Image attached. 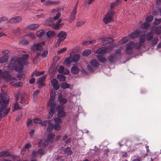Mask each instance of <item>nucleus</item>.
I'll use <instances>...</instances> for the list:
<instances>
[{
  "label": "nucleus",
  "mask_w": 161,
  "mask_h": 161,
  "mask_svg": "<svg viewBox=\"0 0 161 161\" xmlns=\"http://www.w3.org/2000/svg\"><path fill=\"white\" fill-rule=\"evenodd\" d=\"M30 125H32V120L30 119H28L27 122H26V125L28 127H29Z\"/></svg>",
  "instance_id": "obj_49"
},
{
  "label": "nucleus",
  "mask_w": 161,
  "mask_h": 161,
  "mask_svg": "<svg viewBox=\"0 0 161 161\" xmlns=\"http://www.w3.org/2000/svg\"><path fill=\"white\" fill-rule=\"evenodd\" d=\"M14 109L15 110H19L21 109V108L19 106V103L16 102L14 105Z\"/></svg>",
  "instance_id": "obj_53"
},
{
  "label": "nucleus",
  "mask_w": 161,
  "mask_h": 161,
  "mask_svg": "<svg viewBox=\"0 0 161 161\" xmlns=\"http://www.w3.org/2000/svg\"><path fill=\"white\" fill-rule=\"evenodd\" d=\"M85 22V21H80L78 22H77L76 24V26L77 27H79L81 26V25H83L84 23Z\"/></svg>",
  "instance_id": "obj_61"
},
{
  "label": "nucleus",
  "mask_w": 161,
  "mask_h": 161,
  "mask_svg": "<svg viewBox=\"0 0 161 161\" xmlns=\"http://www.w3.org/2000/svg\"><path fill=\"white\" fill-rule=\"evenodd\" d=\"M62 25V24H58V23H53L51 24V26L54 28L56 30H58L60 25Z\"/></svg>",
  "instance_id": "obj_32"
},
{
  "label": "nucleus",
  "mask_w": 161,
  "mask_h": 161,
  "mask_svg": "<svg viewBox=\"0 0 161 161\" xmlns=\"http://www.w3.org/2000/svg\"><path fill=\"white\" fill-rule=\"evenodd\" d=\"M50 132L48 134L47 139L49 141V142L52 143L53 142V140L55 134L53 132Z\"/></svg>",
  "instance_id": "obj_13"
},
{
  "label": "nucleus",
  "mask_w": 161,
  "mask_h": 161,
  "mask_svg": "<svg viewBox=\"0 0 161 161\" xmlns=\"http://www.w3.org/2000/svg\"><path fill=\"white\" fill-rule=\"evenodd\" d=\"M128 38L127 37L123 38L121 40H120L118 43L120 44H123L126 43L128 41Z\"/></svg>",
  "instance_id": "obj_33"
},
{
  "label": "nucleus",
  "mask_w": 161,
  "mask_h": 161,
  "mask_svg": "<svg viewBox=\"0 0 161 161\" xmlns=\"http://www.w3.org/2000/svg\"><path fill=\"white\" fill-rule=\"evenodd\" d=\"M122 157L123 158H127L128 157V154L126 152H122L120 153Z\"/></svg>",
  "instance_id": "obj_58"
},
{
  "label": "nucleus",
  "mask_w": 161,
  "mask_h": 161,
  "mask_svg": "<svg viewBox=\"0 0 161 161\" xmlns=\"http://www.w3.org/2000/svg\"><path fill=\"white\" fill-rule=\"evenodd\" d=\"M116 57V54L114 53V55H110L108 57V60L109 62L113 63L115 61V58Z\"/></svg>",
  "instance_id": "obj_31"
},
{
  "label": "nucleus",
  "mask_w": 161,
  "mask_h": 161,
  "mask_svg": "<svg viewBox=\"0 0 161 161\" xmlns=\"http://www.w3.org/2000/svg\"><path fill=\"white\" fill-rule=\"evenodd\" d=\"M76 9H73L72 12L70 15V17L71 19H73L75 18V15L76 14Z\"/></svg>",
  "instance_id": "obj_37"
},
{
  "label": "nucleus",
  "mask_w": 161,
  "mask_h": 161,
  "mask_svg": "<svg viewBox=\"0 0 161 161\" xmlns=\"http://www.w3.org/2000/svg\"><path fill=\"white\" fill-rule=\"evenodd\" d=\"M80 58V56L79 54L75 53L73 55L72 60V61L76 63L79 60Z\"/></svg>",
  "instance_id": "obj_20"
},
{
  "label": "nucleus",
  "mask_w": 161,
  "mask_h": 161,
  "mask_svg": "<svg viewBox=\"0 0 161 161\" xmlns=\"http://www.w3.org/2000/svg\"><path fill=\"white\" fill-rule=\"evenodd\" d=\"M45 33V31L44 30H42L39 31H37L36 33V36L38 37H41Z\"/></svg>",
  "instance_id": "obj_35"
},
{
  "label": "nucleus",
  "mask_w": 161,
  "mask_h": 161,
  "mask_svg": "<svg viewBox=\"0 0 161 161\" xmlns=\"http://www.w3.org/2000/svg\"><path fill=\"white\" fill-rule=\"evenodd\" d=\"M39 26V25L38 24H32L29 25L27 27V29L31 30H34L37 28Z\"/></svg>",
  "instance_id": "obj_11"
},
{
  "label": "nucleus",
  "mask_w": 161,
  "mask_h": 161,
  "mask_svg": "<svg viewBox=\"0 0 161 161\" xmlns=\"http://www.w3.org/2000/svg\"><path fill=\"white\" fill-rule=\"evenodd\" d=\"M47 75H44L42 76L39 78H38L37 82H43L44 80L46 78Z\"/></svg>",
  "instance_id": "obj_34"
},
{
  "label": "nucleus",
  "mask_w": 161,
  "mask_h": 161,
  "mask_svg": "<svg viewBox=\"0 0 161 161\" xmlns=\"http://www.w3.org/2000/svg\"><path fill=\"white\" fill-rule=\"evenodd\" d=\"M56 108L57 109L58 111V112L60 111H62L63 110L64 108L62 106L60 105H57L56 104V106L55 107V108Z\"/></svg>",
  "instance_id": "obj_46"
},
{
  "label": "nucleus",
  "mask_w": 161,
  "mask_h": 161,
  "mask_svg": "<svg viewBox=\"0 0 161 161\" xmlns=\"http://www.w3.org/2000/svg\"><path fill=\"white\" fill-rule=\"evenodd\" d=\"M98 60L100 62L104 63L107 61V59L102 55H98L97 56Z\"/></svg>",
  "instance_id": "obj_22"
},
{
  "label": "nucleus",
  "mask_w": 161,
  "mask_h": 161,
  "mask_svg": "<svg viewBox=\"0 0 161 161\" xmlns=\"http://www.w3.org/2000/svg\"><path fill=\"white\" fill-rule=\"evenodd\" d=\"M153 33L152 31L148 32L146 35V39L147 41H150L153 38Z\"/></svg>",
  "instance_id": "obj_24"
},
{
  "label": "nucleus",
  "mask_w": 161,
  "mask_h": 161,
  "mask_svg": "<svg viewBox=\"0 0 161 161\" xmlns=\"http://www.w3.org/2000/svg\"><path fill=\"white\" fill-rule=\"evenodd\" d=\"M116 46L115 45H110V47H102L101 48L97 49L96 51V53L98 54L103 53H105L107 51L111 50Z\"/></svg>",
  "instance_id": "obj_4"
},
{
  "label": "nucleus",
  "mask_w": 161,
  "mask_h": 161,
  "mask_svg": "<svg viewBox=\"0 0 161 161\" xmlns=\"http://www.w3.org/2000/svg\"><path fill=\"white\" fill-rule=\"evenodd\" d=\"M34 123L36 124H40L42 122V120L38 118H36L33 120Z\"/></svg>",
  "instance_id": "obj_52"
},
{
  "label": "nucleus",
  "mask_w": 161,
  "mask_h": 161,
  "mask_svg": "<svg viewBox=\"0 0 161 161\" xmlns=\"http://www.w3.org/2000/svg\"><path fill=\"white\" fill-rule=\"evenodd\" d=\"M64 70V67L63 66L61 65L59 67V68L58 70V71L60 73H62L63 74V72Z\"/></svg>",
  "instance_id": "obj_57"
},
{
  "label": "nucleus",
  "mask_w": 161,
  "mask_h": 161,
  "mask_svg": "<svg viewBox=\"0 0 161 161\" xmlns=\"http://www.w3.org/2000/svg\"><path fill=\"white\" fill-rule=\"evenodd\" d=\"M40 92V91L39 90H37L34 93L33 96L35 98H36L37 97V95L39 93V92Z\"/></svg>",
  "instance_id": "obj_60"
},
{
  "label": "nucleus",
  "mask_w": 161,
  "mask_h": 161,
  "mask_svg": "<svg viewBox=\"0 0 161 161\" xmlns=\"http://www.w3.org/2000/svg\"><path fill=\"white\" fill-rule=\"evenodd\" d=\"M67 101V100L66 98H62L60 100L59 102L61 105H63L66 103Z\"/></svg>",
  "instance_id": "obj_44"
},
{
  "label": "nucleus",
  "mask_w": 161,
  "mask_h": 161,
  "mask_svg": "<svg viewBox=\"0 0 161 161\" xmlns=\"http://www.w3.org/2000/svg\"><path fill=\"white\" fill-rule=\"evenodd\" d=\"M61 15V14L60 13H57L56 16H54L53 18V19L54 20H56L57 19L59 18L60 17Z\"/></svg>",
  "instance_id": "obj_64"
},
{
  "label": "nucleus",
  "mask_w": 161,
  "mask_h": 161,
  "mask_svg": "<svg viewBox=\"0 0 161 161\" xmlns=\"http://www.w3.org/2000/svg\"><path fill=\"white\" fill-rule=\"evenodd\" d=\"M10 156V153L7 150L1 151L0 153V157H5L7 156Z\"/></svg>",
  "instance_id": "obj_18"
},
{
  "label": "nucleus",
  "mask_w": 161,
  "mask_h": 161,
  "mask_svg": "<svg viewBox=\"0 0 161 161\" xmlns=\"http://www.w3.org/2000/svg\"><path fill=\"white\" fill-rule=\"evenodd\" d=\"M54 120L55 123L58 124H59L60 123H62V119L59 118H54Z\"/></svg>",
  "instance_id": "obj_42"
},
{
  "label": "nucleus",
  "mask_w": 161,
  "mask_h": 161,
  "mask_svg": "<svg viewBox=\"0 0 161 161\" xmlns=\"http://www.w3.org/2000/svg\"><path fill=\"white\" fill-rule=\"evenodd\" d=\"M114 15V13L112 10H109L106 14L105 17L103 19V21L105 24H108L112 21L113 17Z\"/></svg>",
  "instance_id": "obj_2"
},
{
  "label": "nucleus",
  "mask_w": 161,
  "mask_h": 161,
  "mask_svg": "<svg viewBox=\"0 0 161 161\" xmlns=\"http://www.w3.org/2000/svg\"><path fill=\"white\" fill-rule=\"evenodd\" d=\"M65 62H66V64H69L72 62V61L71 58H66L65 59Z\"/></svg>",
  "instance_id": "obj_43"
},
{
  "label": "nucleus",
  "mask_w": 161,
  "mask_h": 161,
  "mask_svg": "<svg viewBox=\"0 0 161 161\" xmlns=\"http://www.w3.org/2000/svg\"><path fill=\"white\" fill-rule=\"evenodd\" d=\"M136 45V43H134L133 42H131L129 43H128L125 50L126 52L129 54H131L133 52V48L135 47Z\"/></svg>",
  "instance_id": "obj_5"
},
{
  "label": "nucleus",
  "mask_w": 161,
  "mask_h": 161,
  "mask_svg": "<svg viewBox=\"0 0 161 161\" xmlns=\"http://www.w3.org/2000/svg\"><path fill=\"white\" fill-rule=\"evenodd\" d=\"M61 126L60 124L57 123L54 124L53 125V129H54L56 131H58L61 129Z\"/></svg>",
  "instance_id": "obj_29"
},
{
  "label": "nucleus",
  "mask_w": 161,
  "mask_h": 161,
  "mask_svg": "<svg viewBox=\"0 0 161 161\" xmlns=\"http://www.w3.org/2000/svg\"><path fill=\"white\" fill-rule=\"evenodd\" d=\"M10 110V107H9L7 108V110L5 109L4 110L3 114H4V117L7 114H8V113L9 112Z\"/></svg>",
  "instance_id": "obj_54"
},
{
  "label": "nucleus",
  "mask_w": 161,
  "mask_h": 161,
  "mask_svg": "<svg viewBox=\"0 0 161 161\" xmlns=\"http://www.w3.org/2000/svg\"><path fill=\"white\" fill-rule=\"evenodd\" d=\"M38 155L37 153V151L35 150H33L32 152V157L33 158H34L36 157V156Z\"/></svg>",
  "instance_id": "obj_55"
},
{
  "label": "nucleus",
  "mask_w": 161,
  "mask_h": 161,
  "mask_svg": "<svg viewBox=\"0 0 161 161\" xmlns=\"http://www.w3.org/2000/svg\"><path fill=\"white\" fill-rule=\"evenodd\" d=\"M38 83V88L39 89L42 88L45 85L43 82H37Z\"/></svg>",
  "instance_id": "obj_59"
},
{
  "label": "nucleus",
  "mask_w": 161,
  "mask_h": 161,
  "mask_svg": "<svg viewBox=\"0 0 161 161\" xmlns=\"http://www.w3.org/2000/svg\"><path fill=\"white\" fill-rule=\"evenodd\" d=\"M8 59V57L4 54L0 58V63H3L7 62Z\"/></svg>",
  "instance_id": "obj_26"
},
{
  "label": "nucleus",
  "mask_w": 161,
  "mask_h": 161,
  "mask_svg": "<svg viewBox=\"0 0 161 161\" xmlns=\"http://www.w3.org/2000/svg\"><path fill=\"white\" fill-rule=\"evenodd\" d=\"M57 78L60 81H64L65 80L66 77L63 74H58L57 75Z\"/></svg>",
  "instance_id": "obj_21"
},
{
  "label": "nucleus",
  "mask_w": 161,
  "mask_h": 161,
  "mask_svg": "<svg viewBox=\"0 0 161 161\" xmlns=\"http://www.w3.org/2000/svg\"><path fill=\"white\" fill-rule=\"evenodd\" d=\"M67 36V33L63 31H60L58 34L57 36L60 39L62 42L64 41L66 38Z\"/></svg>",
  "instance_id": "obj_9"
},
{
  "label": "nucleus",
  "mask_w": 161,
  "mask_h": 161,
  "mask_svg": "<svg viewBox=\"0 0 161 161\" xmlns=\"http://www.w3.org/2000/svg\"><path fill=\"white\" fill-rule=\"evenodd\" d=\"M145 40V34L141 35L139 37L140 42L143 43Z\"/></svg>",
  "instance_id": "obj_40"
},
{
  "label": "nucleus",
  "mask_w": 161,
  "mask_h": 161,
  "mask_svg": "<svg viewBox=\"0 0 161 161\" xmlns=\"http://www.w3.org/2000/svg\"><path fill=\"white\" fill-rule=\"evenodd\" d=\"M136 148L134 146L131 145H130L129 146L127 147V150L129 152H132L135 151Z\"/></svg>",
  "instance_id": "obj_38"
},
{
  "label": "nucleus",
  "mask_w": 161,
  "mask_h": 161,
  "mask_svg": "<svg viewBox=\"0 0 161 161\" xmlns=\"http://www.w3.org/2000/svg\"><path fill=\"white\" fill-rule=\"evenodd\" d=\"M92 53L91 50L86 49L82 53L83 55L87 56L90 55Z\"/></svg>",
  "instance_id": "obj_36"
},
{
  "label": "nucleus",
  "mask_w": 161,
  "mask_h": 161,
  "mask_svg": "<svg viewBox=\"0 0 161 161\" xmlns=\"http://www.w3.org/2000/svg\"><path fill=\"white\" fill-rule=\"evenodd\" d=\"M47 54L48 51L47 50H45L42 53L41 56L42 58H45L47 56Z\"/></svg>",
  "instance_id": "obj_62"
},
{
  "label": "nucleus",
  "mask_w": 161,
  "mask_h": 161,
  "mask_svg": "<svg viewBox=\"0 0 161 161\" xmlns=\"http://www.w3.org/2000/svg\"><path fill=\"white\" fill-rule=\"evenodd\" d=\"M36 151L38 155L40 154L42 155L45 153L44 151L42 148L38 149Z\"/></svg>",
  "instance_id": "obj_47"
},
{
  "label": "nucleus",
  "mask_w": 161,
  "mask_h": 161,
  "mask_svg": "<svg viewBox=\"0 0 161 161\" xmlns=\"http://www.w3.org/2000/svg\"><path fill=\"white\" fill-rule=\"evenodd\" d=\"M153 19V15H150L149 16L147 17L145 19V22H150L152 21Z\"/></svg>",
  "instance_id": "obj_41"
},
{
  "label": "nucleus",
  "mask_w": 161,
  "mask_h": 161,
  "mask_svg": "<svg viewBox=\"0 0 161 161\" xmlns=\"http://www.w3.org/2000/svg\"><path fill=\"white\" fill-rule=\"evenodd\" d=\"M22 20V18L21 16H17L11 18L8 21V23L14 24L20 22Z\"/></svg>",
  "instance_id": "obj_6"
},
{
  "label": "nucleus",
  "mask_w": 161,
  "mask_h": 161,
  "mask_svg": "<svg viewBox=\"0 0 161 161\" xmlns=\"http://www.w3.org/2000/svg\"><path fill=\"white\" fill-rule=\"evenodd\" d=\"M56 64V63L55 61L53 62L52 66L50 67V70H51V72H53L54 71Z\"/></svg>",
  "instance_id": "obj_39"
},
{
  "label": "nucleus",
  "mask_w": 161,
  "mask_h": 161,
  "mask_svg": "<svg viewBox=\"0 0 161 161\" xmlns=\"http://www.w3.org/2000/svg\"><path fill=\"white\" fill-rule=\"evenodd\" d=\"M66 116L65 112L63 110L58 112L57 116L58 118L64 117Z\"/></svg>",
  "instance_id": "obj_27"
},
{
  "label": "nucleus",
  "mask_w": 161,
  "mask_h": 161,
  "mask_svg": "<svg viewBox=\"0 0 161 161\" xmlns=\"http://www.w3.org/2000/svg\"><path fill=\"white\" fill-rule=\"evenodd\" d=\"M36 56H35L34 58L33 59V60L34 61H35V60H37L39 57L41 56V53H38V52H36Z\"/></svg>",
  "instance_id": "obj_50"
},
{
  "label": "nucleus",
  "mask_w": 161,
  "mask_h": 161,
  "mask_svg": "<svg viewBox=\"0 0 161 161\" xmlns=\"http://www.w3.org/2000/svg\"><path fill=\"white\" fill-rule=\"evenodd\" d=\"M47 105L50 108V111L48 114L49 116L47 118V119H49L52 118L54 114V109L56 106V103L53 102H49L47 104Z\"/></svg>",
  "instance_id": "obj_3"
},
{
  "label": "nucleus",
  "mask_w": 161,
  "mask_h": 161,
  "mask_svg": "<svg viewBox=\"0 0 161 161\" xmlns=\"http://www.w3.org/2000/svg\"><path fill=\"white\" fill-rule=\"evenodd\" d=\"M51 84L53 88L56 90H58L60 87L59 85L58 84V82L56 79H53L51 81Z\"/></svg>",
  "instance_id": "obj_10"
},
{
  "label": "nucleus",
  "mask_w": 161,
  "mask_h": 161,
  "mask_svg": "<svg viewBox=\"0 0 161 161\" xmlns=\"http://www.w3.org/2000/svg\"><path fill=\"white\" fill-rule=\"evenodd\" d=\"M61 87L63 89H66L69 88L70 85L66 82H63L61 84Z\"/></svg>",
  "instance_id": "obj_30"
},
{
  "label": "nucleus",
  "mask_w": 161,
  "mask_h": 161,
  "mask_svg": "<svg viewBox=\"0 0 161 161\" xmlns=\"http://www.w3.org/2000/svg\"><path fill=\"white\" fill-rule=\"evenodd\" d=\"M55 91L53 89H52L50 91V98L49 101H51V102H52L55 99Z\"/></svg>",
  "instance_id": "obj_19"
},
{
  "label": "nucleus",
  "mask_w": 161,
  "mask_h": 161,
  "mask_svg": "<svg viewBox=\"0 0 161 161\" xmlns=\"http://www.w3.org/2000/svg\"><path fill=\"white\" fill-rule=\"evenodd\" d=\"M71 149V148L70 147H67L64 150V153L67 156H70L73 153V151Z\"/></svg>",
  "instance_id": "obj_12"
},
{
  "label": "nucleus",
  "mask_w": 161,
  "mask_h": 161,
  "mask_svg": "<svg viewBox=\"0 0 161 161\" xmlns=\"http://www.w3.org/2000/svg\"><path fill=\"white\" fill-rule=\"evenodd\" d=\"M24 61L21 58L13 57L10 61L8 68L10 69H14L18 72H19L18 74L17 77L19 80H24L25 75L21 73L23 69Z\"/></svg>",
  "instance_id": "obj_1"
},
{
  "label": "nucleus",
  "mask_w": 161,
  "mask_h": 161,
  "mask_svg": "<svg viewBox=\"0 0 161 161\" xmlns=\"http://www.w3.org/2000/svg\"><path fill=\"white\" fill-rule=\"evenodd\" d=\"M140 30L139 29L136 30L134 32H132L128 35L129 38L130 39H134L139 37L140 35Z\"/></svg>",
  "instance_id": "obj_7"
},
{
  "label": "nucleus",
  "mask_w": 161,
  "mask_h": 161,
  "mask_svg": "<svg viewBox=\"0 0 161 161\" xmlns=\"http://www.w3.org/2000/svg\"><path fill=\"white\" fill-rule=\"evenodd\" d=\"M56 35L54 31H49L47 33V37H52L55 36Z\"/></svg>",
  "instance_id": "obj_25"
},
{
  "label": "nucleus",
  "mask_w": 161,
  "mask_h": 161,
  "mask_svg": "<svg viewBox=\"0 0 161 161\" xmlns=\"http://www.w3.org/2000/svg\"><path fill=\"white\" fill-rule=\"evenodd\" d=\"M103 42H104L106 41H111V42H113L114 41V40L113 39V38L111 37H108L106 38H105L104 39H103Z\"/></svg>",
  "instance_id": "obj_56"
},
{
  "label": "nucleus",
  "mask_w": 161,
  "mask_h": 161,
  "mask_svg": "<svg viewBox=\"0 0 161 161\" xmlns=\"http://www.w3.org/2000/svg\"><path fill=\"white\" fill-rule=\"evenodd\" d=\"M42 47L40 43L34 44L31 47V51L35 52L36 50L41 51L42 49Z\"/></svg>",
  "instance_id": "obj_8"
},
{
  "label": "nucleus",
  "mask_w": 161,
  "mask_h": 161,
  "mask_svg": "<svg viewBox=\"0 0 161 161\" xmlns=\"http://www.w3.org/2000/svg\"><path fill=\"white\" fill-rule=\"evenodd\" d=\"M154 31L155 33L159 35L161 33V25H159L154 28Z\"/></svg>",
  "instance_id": "obj_23"
},
{
  "label": "nucleus",
  "mask_w": 161,
  "mask_h": 161,
  "mask_svg": "<svg viewBox=\"0 0 161 161\" xmlns=\"http://www.w3.org/2000/svg\"><path fill=\"white\" fill-rule=\"evenodd\" d=\"M158 41V39L157 37H155L152 40L151 44L152 45H156Z\"/></svg>",
  "instance_id": "obj_48"
},
{
  "label": "nucleus",
  "mask_w": 161,
  "mask_h": 161,
  "mask_svg": "<svg viewBox=\"0 0 161 161\" xmlns=\"http://www.w3.org/2000/svg\"><path fill=\"white\" fill-rule=\"evenodd\" d=\"M49 141L47 139L44 140L43 141L42 147H45L49 144Z\"/></svg>",
  "instance_id": "obj_51"
},
{
  "label": "nucleus",
  "mask_w": 161,
  "mask_h": 161,
  "mask_svg": "<svg viewBox=\"0 0 161 161\" xmlns=\"http://www.w3.org/2000/svg\"><path fill=\"white\" fill-rule=\"evenodd\" d=\"M44 73V71H37L36 70H35V71H33L31 75V76L33 77L34 75H36V76H39L43 74Z\"/></svg>",
  "instance_id": "obj_28"
},
{
  "label": "nucleus",
  "mask_w": 161,
  "mask_h": 161,
  "mask_svg": "<svg viewBox=\"0 0 161 161\" xmlns=\"http://www.w3.org/2000/svg\"><path fill=\"white\" fill-rule=\"evenodd\" d=\"M90 64L91 66L94 68L97 67L99 65L98 62L93 59H92L91 60Z\"/></svg>",
  "instance_id": "obj_15"
},
{
  "label": "nucleus",
  "mask_w": 161,
  "mask_h": 161,
  "mask_svg": "<svg viewBox=\"0 0 161 161\" xmlns=\"http://www.w3.org/2000/svg\"><path fill=\"white\" fill-rule=\"evenodd\" d=\"M80 70V69L76 66H73L71 69V72L74 74L77 75L78 74Z\"/></svg>",
  "instance_id": "obj_16"
},
{
  "label": "nucleus",
  "mask_w": 161,
  "mask_h": 161,
  "mask_svg": "<svg viewBox=\"0 0 161 161\" xmlns=\"http://www.w3.org/2000/svg\"><path fill=\"white\" fill-rule=\"evenodd\" d=\"M29 57V55L28 54H23L22 56V59L24 61V60L27 59Z\"/></svg>",
  "instance_id": "obj_63"
},
{
  "label": "nucleus",
  "mask_w": 161,
  "mask_h": 161,
  "mask_svg": "<svg viewBox=\"0 0 161 161\" xmlns=\"http://www.w3.org/2000/svg\"><path fill=\"white\" fill-rule=\"evenodd\" d=\"M48 127L47 129V131L48 132H51L53 130V125L51 120L47 121Z\"/></svg>",
  "instance_id": "obj_14"
},
{
  "label": "nucleus",
  "mask_w": 161,
  "mask_h": 161,
  "mask_svg": "<svg viewBox=\"0 0 161 161\" xmlns=\"http://www.w3.org/2000/svg\"><path fill=\"white\" fill-rule=\"evenodd\" d=\"M150 26V23L145 22L141 25L140 27L142 29L147 30Z\"/></svg>",
  "instance_id": "obj_17"
},
{
  "label": "nucleus",
  "mask_w": 161,
  "mask_h": 161,
  "mask_svg": "<svg viewBox=\"0 0 161 161\" xmlns=\"http://www.w3.org/2000/svg\"><path fill=\"white\" fill-rule=\"evenodd\" d=\"M161 22V19H158L156 18L155 19L153 22V24L155 25H157L159 24Z\"/></svg>",
  "instance_id": "obj_45"
}]
</instances>
